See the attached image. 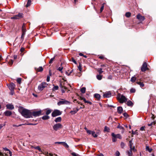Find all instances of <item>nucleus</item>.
I'll list each match as a JSON object with an SVG mask.
<instances>
[{
	"instance_id": "a211bd4d",
	"label": "nucleus",
	"mask_w": 156,
	"mask_h": 156,
	"mask_svg": "<svg viewBox=\"0 0 156 156\" xmlns=\"http://www.w3.org/2000/svg\"><path fill=\"white\" fill-rule=\"evenodd\" d=\"M26 24L25 23H23L22 27V32L26 33Z\"/></svg>"
},
{
	"instance_id": "4be33fe9",
	"label": "nucleus",
	"mask_w": 156,
	"mask_h": 156,
	"mask_svg": "<svg viewBox=\"0 0 156 156\" xmlns=\"http://www.w3.org/2000/svg\"><path fill=\"white\" fill-rule=\"evenodd\" d=\"M123 111V109L121 107H119L117 108V112L121 114Z\"/></svg>"
},
{
	"instance_id": "39448f33",
	"label": "nucleus",
	"mask_w": 156,
	"mask_h": 156,
	"mask_svg": "<svg viewBox=\"0 0 156 156\" xmlns=\"http://www.w3.org/2000/svg\"><path fill=\"white\" fill-rule=\"evenodd\" d=\"M63 126L60 123H58L55 124L53 126V129L56 131L58 130L63 128Z\"/></svg>"
},
{
	"instance_id": "1a4fd4ad",
	"label": "nucleus",
	"mask_w": 156,
	"mask_h": 156,
	"mask_svg": "<svg viewBox=\"0 0 156 156\" xmlns=\"http://www.w3.org/2000/svg\"><path fill=\"white\" fill-rule=\"evenodd\" d=\"M147 70H148L147 67V65L146 62H144L143 63L141 68V70L142 72H145Z\"/></svg>"
},
{
	"instance_id": "6e6d98bb",
	"label": "nucleus",
	"mask_w": 156,
	"mask_h": 156,
	"mask_svg": "<svg viewBox=\"0 0 156 156\" xmlns=\"http://www.w3.org/2000/svg\"><path fill=\"white\" fill-rule=\"evenodd\" d=\"M112 141L113 142H115L117 141L116 138L114 137H112Z\"/></svg>"
},
{
	"instance_id": "cd10ccee",
	"label": "nucleus",
	"mask_w": 156,
	"mask_h": 156,
	"mask_svg": "<svg viewBox=\"0 0 156 156\" xmlns=\"http://www.w3.org/2000/svg\"><path fill=\"white\" fill-rule=\"evenodd\" d=\"M156 123V121H153L150 123H148L147 125L149 126H152V125H155Z\"/></svg>"
},
{
	"instance_id": "aec40b11",
	"label": "nucleus",
	"mask_w": 156,
	"mask_h": 156,
	"mask_svg": "<svg viewBox=\"0 0 156 156\" xmlns=\"http://www.w3.org/2000/svg\"><path fill=\"white\" fill-rule=\"evenodd\" d=\"M4 153L5 154L4 155V154H3L1 152H0V156H9V152L7 151L4 152Z\"/></svg>"
},
{
	"instance_id": "393cba45",
	"label": "nucleus",
	"mask_w": 156,
	"mask_h": 156,
	"mask_svg": "<svg viewBox=\"0 0 156 156\" xmlns=\"http://www.w3.org/2000/svg\"><path fill=\"white\" fill-rule=\"evenodd\" d=\"M117 128L122 129L121 132L122 133L124 132L125 129L123 126H120L119 124V125L117 126Z\"/></svg>"
},
{
	"instance_id": "a18cd8bd",
	"label": "nucleus",
	"mask_w": 156,
	"mask_h": 156,
	"mask_svg": "<svg viewBox=\"0 0 156 156\" xmlns=\"http://www.w3.org/2000/svg\"><path fill=\"white\" fill-rule=\"evenodd\" d=\"M109 130H110L109 129L108 127H107L106 126H105V127L104 128V131H105L108 132Z\"/></svg>"
},
{
	"instance_id": "7ed1b4c3",
	"label": "nucleus",
	"mask_w": 156,
	"mask_h": 156,
	"mask_svg": "<svg viewBox=\"0 0 156 156\" xmlns=\"http://www.w3.org/2000/svg\"><path fill=\"white\" fill-rule=\"evenodd\" d=\"M48 84L45 82H43L40 84L38 87V90L40 91L43 90L46 87Z\"/></svg>"
},
{
	"instance_id": "72a5a7b5",
	"label": "nucleus",
	"mask_w": 156,
	"mask_h": 156,
	"mask_svg": "<svg viewBox=\"0 0 156 156\" xmlns=\"http://www.w3.org/2000/svg\"><path fill=\"white\" fill-rule=\"evenodd\" d=\"M98 134L97 133L96 134L95 133V132L94 131H92V133H91V134L92 135V136H93L94 137H97L98 136L97 134Z\"/></svg>"
},
{
	"instance_id": "f3484780",
	"label": "nucleus",
	"mask_w": 156,
	"mask_h": 156,
	"mask_svg": "<svg viewBox=\"0 0 156 156\" xmlns=\"http://www.w3.org/2000/svg\"><path fill=\"white\" fill-rule=\"evenodd\" d=\"M4 114L5 115L8 116H10L12 115V113L10 111H6L4 112Z\"/></svg>"
},
{
	"instance_id": "4c0bfd02",
	"label": "nucleus",
	"mask_w": 156,
	"mask_h": 156,
	"mask_svg": "<svg viewBox=\"0 0 156 156\" xmlns=\"http://www.w3.org/2000/svg\"><path fill=\"white\" fill-rule=\"evenodd\" d=\"M53 85L54 87L52 89L54 91L58 89V86H54V85Z\"/></svg>"
},
{
	"instance_id": "ea45409f",
	"label": "nucleus",
	"mask_w": 156,
	"mask_h": 156,
	"mask_svg": "<svg viewBox=\"0 0 156 156\" xmlns=\"http://www.w3.org/2000/svg\"><path fill=\"white\" fill-rule=\"evenodd\" d=\"M25 34V32H22V35L21 37V39L23 40L24 39V37Z\"/></svg>"
},
{
	"instance_id": "5fc2aeb1",
	"label": "nucleus",
	"mask_w": 156,
	"mask_h": 156,
	"mask_svg": "<svg viewBox=\"0 0 156 156\" xmlns=\"http://www.w3.org/2000/svg\"><path fill=\"white\" fill-rule=\"evenodd\" d=\"M71 59V61L73 62L75 64H76V62L73 57H72Z\"/></svg>"
},
{
	"instance_id": "f704fd0d",
	"label": "nucleus",
	"mask_w": 156,
	"mask_h": 156,
	"mask_svg": "<svg viewBox=\"0 0 156 156\" xmlns=\"http://www.w3.org/2000/svg\"><path fill=\"white\" fill-rule=\"evenodd\" d=\"M102 70V68H99L98 69L97 71L99 73V74H101L103 72V71Z\"/></svg>"
},
{
	"instance_id": "ddd939ff",
	"label": "nucleus",
	"mask_w": 156,
	"mask_h": 156,
	"mask_svg": "<svg viewBox=\"0 0 156 156\" xmlns=\"http://www.w3.org/2000/svg\"><path fill=\"white\" fill-rule=\"evenodd\" d=\"M111 93L110 91L106 92L103 94V97L105 98H108L111 97Z\"/></svg>"
},
{
	"instance_id": "4d7b16f0",
	"label": "nucleus",
	"mask_w": 156,
	"mask_h": 156,
	"mask_svg": "<svg viewBox=\"0 0 156 156\" xmlns=\"http://www.w3.org/2000/svg\"><path fill=\"white\" fill-rule=\"evenodd\" d=\"M120 145L121 148H124L125 144L124 143L122 142L121 143Z\"/></svg>"
},
{
	"instance_id": "774afa93",
	"label": "nucleus",
	"mask_w": 156,
	"mask_h": 156,
	"mask_svg": "<svg viewBox=\"0 0 156 156\" xmlns=\"http://www.w3.org/2000/svg\"><path fill=\"white\" fill-rule=\"evenodd\" d=\"M24 50H25V48H24L22 47L21 48L20 50V51L22 53L24 51Z\"/></svg>"
},
{
	"instance_id": "58836bf2",
	"label": "nucleus",
	"mask_w": 156,
	"mask_h": 156,
	"mask_svg": "<svg viewBox=\"0 0 156 156\" xmlns=\"http://www.w3.org/2000/svg\"><path fill=\"white\" fill-rule=\"evenodd\" d=\"M146 150L148 151L149 152H151L152 150L151 148H150L149 146H147L146 147Z\"/></svg>"
},
{
	"instance_id": "473e14b6",
	"label": "nucleus",
	"mask_w": 156,
	"mask_h": 156,
	"mask_svg": "<svg viewBox=\"0 0 156 156\" xmlns=\"http://www.w3.org/2000/svg\"><path fill=\"white\" fill-rule=\"evenodd\" d=\"M102 75L100 74L97 75L96 76L97 78L99 80H101L102 79Z\"/></svg>"
},
{
	"instance_id": "423d86ee",
	"label": "nucleus",
	"mask_w": 156,
	"mask_h": 156,
	"mask_svg": "<svg viewBox=\"0 0 156 156\" xmlns=\"http://www.w3.org/2000/svg\"><path fill=\"white\" fill-rule=\"evenodd\" d=\"M62 114V112L59 110L55 109L52 113L51 115L53 117Z\"/></svg>"
},
{
	"instance_id": "e433bc0d",
	"label": "nucleus",
	"mask_w": 156,
	"mask_h": 156,
	"mask_svg": "<svg viewBox=\"0 0 156 156\" xmlns=\"http://www.w3.org/2000/svg\"><path fill=\"white\" fill-rule=\"evenodd\" d=\"M31 0H28L27 4L26 5V6L27 7L30 6L31 4Z\"/></svg>"
},
{
	"instance_id": "0eeeda50",
	"label": "nucleus",
	"mask_w": 156,
	"mask_h": 156,
	"mask_svg": "<svg viewBox=\"0 0 156 156\" xmlns=\"http://www.w3.org/2000/svg\"><path fill=\"white\" fill-rule=\"evenodd\" d=\"M70 104L69 101H68L64 99H62L61 101L58 102L57 105L58 106L61 105H67Z\"/></svg>"
},
{
	"instance_id": "bf43d9fd",
	"label": "nucleus",
	"mask_w": 156,
	"mask_h": 156,
	"mask_svg": "<svg viewBox=\"0 0 156 156\" xmlns=\"http://www.w3.org/2000/svg\"><path fill=\"white\" fill-rule=\"evenodd\" d=\"M21 78H19L17 80V82L18 83H20L21 82Z\"/></svg>"
},
{
	"instance_id": "79ce46f5",
	"label": "nucleus",
	"mask_w": 156,
	"mask_h": 156,
	"mask_svg": "<svg viewBox=\"0 0 156 156\" xmlns=\"http://www.w3.org/2000/svg\"><path fill=\"white\" fill-rule=\"evenodd\" d=\"M136 80V78L135 76H133L131 78V81L133 82H134Z\"/></svg>"
},
{
	"instance_id": "f03ea898",
	"label": "nucleus",
	"mask_w": 156,
	"mask_h": 156,
	"mask_svg": "<svg viewBox=\"0 0 156 156\" xmlns=\"http://www.w3.org/2000/svg\"><path fill=\"white\" fill-rule=\"evenodd\" d=\"M132 144H133L132 143V141L129 140V146L130 147V150L126 151V153L128 156H132L133 155V151L134 152L136 151V150L135 149V147L134 146L133 147Z\"/></svg>"
},
{
	"instance_id": "f257e3e1",
	"label": "nucleus",
	"mask_w": 156,
	"mask_h": 156,
	"mask_svg": "<svg viewBox=\"0 0 156 156\" xmlns=\"http://www.w3.org/2000/svg\"><path fill=\"white\" fill-rule=\"evenodd\" d=\"M19 111L22 115L26 118L32 117L31 112L29 110L23 108L19 109Z\"/></svg>"
},
{
	"instance_id": "a19ab883",
	"label": "nucleus",
	"mask_w": 156,
	"mask_h": 156,
	"mask_svg": "<svg viewBox=\"0 0 156 156\" xmlns=\"http://www.w3.org/2000/svg\"><path fill=\"white\" fill-rule=\"evenodd\" d=\"M131 13L130 12H127L125 14V16L127 17H129L130 16Z\"/></svg>"
},
{
	"instance_id": "de8ad7c7",
	"label": "nucleus",
	"mask_w": 156,
	"mask_h": 156,
	"mask_svg": "<svg viewBox=\"0 0 156 156\" xmlns=\"http://www.w3.org/2000/svg\"><path fill=\"white\" fill-rule=\"evenodd\" d=\"M60 87L61 88V89L64 88L65 89H67V88L66 87L64 86H63L62 83H60Z\"/></svg>"
},
{
	"instance_id": "e2e57ef3",
	"label": "nucleus",
	"mask_w": 156,
	"mask_h": 156,
	"mask_svg": "<svg viewBox=\"0 0 156 156\" xmlns=\"http://www.w3.org/2000/svg\"><path fill=\"white\" fill-rule=\"evenodd\" d=\"M104 8V6L102 5L100 8V12H101L103 10Z\"/></svg>"
},
{
	"instance_id": "603ef678",
	"label": "nucleus",
	"mask_w": 156,
	"mask_h": 156,
	"mask_svg": "<svg viewBox=\"0 0 156 156\" xmlns=\"http://www.w3.org/2000/svg\"><path fill=\"white\" fill-rule=\"evenodd\" d=\"M34 148H35V149H37L38 150L40 151H41V150L40 148V147L39 146L36 147H34Z\"/></svg>"
},
{
	"instance_id": "680f3d73",
	"label": "nucleus",
	"mask_w": 156,
	"mask_h": 156,
	"mask_svg": "<svg viewBox=\"0 0 156 156\" xmlns=\"http://www.w3.org/2000/svg\"><path fill=\"white\" fill-rule=\"evenodd\" d=\"M120 154V153L118 151H117L115 154V156H119V155Z\"/></svg>"
},
{
	"instance_id": "c03bdc74",
	"label": "nucleus",
	"mask_w": 156,
	"mask_h": 156,
	"mask_svg": "<svg viewBox=\"0 0 156 156\" xmlns=\"http://www.w3.org/2000/svg\"><path fill=\"white\" fill-rule=\"evenodd\" d=\"M63 145L66 148H68L69 147L68 145L65 142H63Z\"/></svg>"
},
{
	"instance_id": "69168bd1",
	"label": "nucleus",
	"mask_w": 156,
	"mask_h": 156,
	"mask_svg": "<svg viewBox=\"0 0 156 156\" xmlns=\"http://www.w3.org/2000/svg\"><path fill=\"white\" fill-rule=\"evenodd\" d=\"M92 131H91V130H87V132L88 134H91Z\"/></svg>"
},
{
	"instance_id": "bb28decb",
	"label": "nucleus",
	"mask_w": 156,
	"mask_h": 156,
	"mask_svg": "<svg viewBox=\"0 0 156 156\" xmlns=\"http://www.w3.org/2000/svg\"><path fill=\"white\" fill-rule=\"evenodd\" d=\"M4 150L5 151H7L9 152V156H12V152L9 149H8L6 148H4Z\"/></svg>"
},
{
	"instance_id": "5701e85b",
	"label": "nucleus",
	"mask_w": 156,
	"mask_h": 156,
	"mask_svg": "<svg viewBox=\"0 0 156 156\" xmlns=\"http://www.w3.org/2000/svg\"><path fill=\"white\" fill-rule=\"evenodd\" d=\"M94 96L98 100H100L101 98L100 95L99 94H94Z\"/></svg>"
},
{
	"instance_id": "6ab92c4d",
	"label": "nucleus",
	"mask_w": 156,
	"mask_h": 156,
	"mask_svg": "<svg viewBox=\"0 0 156 156\" xmlns=\"http://www.w3.org/2000/svg\"><path fill=\"white\" fill-rule=\"evenodd\" d=\"M127 105L129 107H132L133 105V103L130 100H129L127 103Z\"/></svg>"
},
{
	"instance_id": "c85d7f7f",
	"label": "nucleus",
	"mask_w": 156,
	"mask_h": 156,
	"mask_svg": "<svg viewBox=\"0 0 156 156\" xmlns=\"http://www.w3.org/2000/svg\"><path fill=\"white\" fill-rule=\"evenodd\" d=\"M136 83L137 84L140 85V87H144V83H143L141 82H137Z\"/></svg>"
},
{
	"instance_id": "4468645a",
	"label": "nucleus",
	"mask_w": 156,
	"mask_h": 156,
	"mask_svg": "<svg viewBox=\"0 0 156 156\" xmlns=\"http://www.w3.org/2000/svg\"><path fill=\"white\" fill-rule=\"evenodd\" d=\"M8 87L10 90H13L15 87V85L13 83H10Z\"/></svg>"
},
{
	"instance_id": "2eb2a0df",
	"label": "nucleus",
	"mask_w": 156,
	"mask_h": 156,
	"mask_svg": "<svg viewBox=\"0 0 156 156\" xmlns=\"http://www.w3.org/2000/svg\"><path fill=\"white\" fill-rule=\"evenodd\" d=\"M35 69L37 72H41L43 70V68L42 66H40L38 68L35 67Z\"/></svg>"
},
{
	"instance_id": "0e129e2a",
	"label": "nucleus",
	"mask_w": 156,
	"mask_h": 156,
	"mask_svg": "<svg viewBox=\"0 0 156 156\" xmlns=\"http://www.w3.org/2000/svg\"><path fill=\"white\" fill-rule=\"evenodd\" d=\"M50 76L48 75L47 77V82H49L50 81Z\"/></svg>"
},
{
	"instance_id": "f8f14e48",
	"label": "nucleus",
	"mask_w": 156,
	"mask_h": 156,
	"mask_svg": "<svg viewBox=\"0 0 156 156\" xmlns=\"http://www.w3.org/2000/svg\"><path fill=\"white\" fill-rule=\"evenodd\" d=\"M111 135L112 137H115V136L116 138H119V139H122L121 135L120 134H115L113 133H112Z\"/></svg>"
},
{
	"instance_id": "3c124183",
	"label": "nucleus",
	"mask_w": 156,
	"mask_h": 156,
	"mask_svg": "<svg viewBox=\"0 0 156 156\" xmlns=\"http://www.w3.org/2000/svg\"><path fill=\"white\" fill-rule=\"evenodd\" d=\"M151 118L153 119V120H154V119L155 118V116H154V115H153V114H152V113H151Z\"/></svg>"
},
{
	"instance_id": "c756f323",
	"label": "nucleus",
	"mask_w": 156,
	"mask_h": 156,
	"mask_svg": "<svg viewBox=\"0 0 156 156\" xmlns=\"http://www.w3.org/2000/svg\"><path fill=\"white\" fill-rule=\"evenodd\" d=\"M50 118L47 115H45L43 116L42 117V119L43 120H47L49 119Z\"/></svg>"
},
{
	"instance_id": "b1692460",
	"label": "nucleus",
	"mask_w": 156,
	"mask_h": 156,
	"mask_svg": "<svg viewBox=\"0 0 156 156\" xmlns=\"http://www.w3.org/2000/svg\"><path fill=\"white\" fill-rule=\"evenodd\" d=\"M62 121V118L60 117H59L56 118L55 121L56 122H60Z\"/></svg>"
},
{
	"instance_id": "2f4dec72",
	"label": "nucleus",
	"mask_w": 156,
	"mask_h": 156,
	"mask_svg": "<svg viewBox=\"0 0 156 156\" xmlns=\"http://www.w3.org/2000/svg\"><path fill=\"white\" fill-rule=\"evenodd\" d=\"M46 114L47 115L50 114L51 112L52 111L50 109H48L47 110L46 109Z\"/></svg>"
},
{
	"instance_id": "13d9d810",
	"label": "nucleus",
	"mask_w": 156,
	"mask_h": 156,
	"mask_svg": "<svg viewBox=\"0 0 156 156\" xmlns=\"http://www.w3.org/2000/svg\"><path fill=\"white\" fill-rule=\"evenodd\" d=\"M71 154L73 156H79V155L77 154H76V153L75 152H73L71 153Z\"/></svg>"
},
{
	"instance_id": "9d476101",
	"label": "nucleus",
	"mask_w": 156,
	"mask_h": 156,
	"mask_svg": "<svg viewBox=\"0 0 156 156\" xmlns=\"http://www.w3.org/2000/svg\"><path fill=\"white\" fill-rule=\"evenodd\" d=\"M136 18L140 22L142 23L145 19L144 16H142L139 13L137 14L136 16Z\"/></svg>"
},
{
	"instance_id": "09e8293b",
	"label": "nucleus",
	"mask_w": 156,
	"mask_h": 156,
	"mask_svg": "<svg viewBox=\"0 0 156 156\" xmlns=\"http://www.w3.org/2000/svg\"><path fill=\"white\" fill-rule=\"evenodd\" d=\"M136 91L135 89L133 88H131L130 90V92L131 93H134Z\"/></svg>"
},
{
	"instance_id": "052dcab7",
	"label": "nucleus",
	"mask_w": 156,
	"mask_h": 156,
	"mask_svg": "<svg viewBox=\"0 0 156 156\" xmlns=\"http://www.w3.org/2000/svg\"><path fill=\"white\" fill-rule=\"evenodd\" d=\"M155 83V81L154 80H150L149 81V83Z\"/></svg>"
},
{
	"instance_id": "8fccbe9b",
	"label": "nucleus",
	"mask_w": 156,
	"mask_h": 156,
	"mask_svg": "<svg viewBox=\"0 0 156 156\" xmlns=\"http://www.w3.org/2000/svg\"><path fill=\"white\" fill-rule=\"evenodd\" d=\"M26 124H20V125H15V124H14L13 125V127H19V126H21L22 125H25Z\"/></svg>"
},
{
	"instance_id": "864d4df0",
	"label": "nucleus",
	"mask_w": 156,
	"mask_h": 156,
	"mask_svg": "<svg viewBox=\"0 0 156 156\" xmlns=\"http://www.w3.org/2000/svg\"><path fill=\"white\" fill-rule=\"evenodd\" d=\"M84 102L85 103H87L90 104V105H91L92 104V103L86 100V99H84Z\"/></svg>"
},
{
	"instance_id": "dca6fc26",
	"label": "nucleus",
	"mask_w": 156,
	"mask_h": 156,
	"mask_svg": "<svg viewBox=\"0 0 156 156\" xmlns=\"http://www.w3.org/2000/svg\"><path fill=\"white\" fill-rule=\"evenodd\" d=\"M6 107L7 109L12 110L14 108V107L13 105L11 104H8L6 105Z\"/></svg>"
},
{
	"instance_id": "37998d69",
	"label": "nucleus",
	"mask_w": 156,
	"mask_h": 156,
	"mask_svg": "<svg viewBox=\"0 0 156 156\" xmlns=\"http://www.w3.org/2000/svg\"><path fill=\"white\" fill-rule=\"evenodd\" d=\"M82 65L80 63L79 65L78 66V68L79 70L81 72L82 71Z\"/></svg>"
},
{
	"instance_id": "a878e982",
	"label": "nucleus",
	"mask_w": 156,
	"mask_h": 156,
	"mask_svg": "<svg viewBox=\"0 0 156 156\" xmlns=\"http://www.w3.org/2000/svg\"><path fill=\"white\" fill-rule=\"evenodd\" d=\"M101 66L102 68V69H107V68H108V66L106 64H103Z\"/></svg>"
},
{
	"instance_id": "c9c22d12",
	"label": "nucleus",
	"mask_w": 156,
	"mask_h": 156,
	"mask_svg": "<svg viewBox=\"0 0 156 156\" xmlns=\"http://www.w3.org/2000/svg\"><path fill=\"white\" fill-rule=\"evenodd\" d=\"M62 64H61L60 66L58 68L57 70L62 73V70L63 69V67L62 66Z\"/></svg>"
},
{
	"instance_id": "49530a36",
	"label": "nucleus",
	"mask_w": 156,
	"mask_h": 156,
	"mask_svg": "<svg viewBox=\"0 0 156 156\" xmlns=\"http://www.w3.org/2000/svg\"><path fill=\"white\" fill-rule=\"evenodd\" d=\"M55 58V57H54L53 58H51L49 61V63L51 64L53 62V61L54 60Z\"/></svg>"
},
{
	"instance_id": "412c9836",
	"label": "nucleus",
	"mask_w": 156,
	"mask_h": 156,
	"mask_svg": "<svg viewBox=\"0 0 156 156\" xmlns=\"http://www.w3.org/2000/svg\"><path fill=\"white\" fill-rule=\"evenodd\" d=\"M79 110V109L77 108H74L73 110L70 112V113H72V114H75Z\"/></svg>"
},
{
	"instance_id": "20e7f679",
	"label": "nucleus",
	"mask_w": 156,
	"mask_h": 156,
	"mask_svg": "<svg viewBox=\"0 0 156 156\" xmlns=\"http://www.w3.org/2000/svg\"><path fill=\"white\" fill-rule=\"evenodd\" d=\"M118 100L119 103H123L126 102L127 100V99L124 95H121L120 94V96L118 97Z\"/></svg>"
},
{
	"instance_id": "9b49d317",
	"label": "nucleus",
	"mask_w": 156,
	"mask_h": 156,
	"mask_svg": "<svg viewBox=\"0 0 156 156\" xmlns=\"http://www.w3.org/2000/svg\"><path fill=\"white\" fill-rule=\"evenodd\" d=\"M42 112V111L40 110L37 111H34L33 112H31L32 117L33 116L34 117L39 116L41 114Z\"/></svg>"
},
{
	"instance_id": "338daca9",
	"label": "nucleus",
	"mask_w": 156,
	"mask_h": 156,
	"mask_svg": "<svg viewBox=\"0 0 156 156\" xmlns=\"http://www.w3.org/2000/svg\"><path fill=\"white\" fill-rule=\"evenodd\" d=\"M13 60H11L9 62V64L11 65L13 63Z\"/></svg>"
},
{
	"instance_id": "7c9ffc66",
	"label": "nucleus",
	"mask_w": 156,
	"mask_h": 156,
	"mask_svg": "<svg viewBox=\"0 0 156 156\" xmlns=\"http://www.w3.org/2000/svg\"><path fill=\"white\" fill-rule=\"evenodd\" d=\"M86 88L85 87H83L80 89V91L83 94H84L86 92Z\"/></svg>"
},
{
	"instance_id": "6e6552de",
	"label": "nucleus",
	"mask_w": 156,
	"mask_h": 156,
	"mask_svg": "<svg viewBox=\"0 0 156 156\" xmlns=\"http://www.w3.org/2000/svg\"><path fill=\"white\" fill-rule=\"evenodd\" d=\"M23 17V14L22 13H19L18 14L15 15L11 17L12 19H19Z\"/></svg>"
}]
</instances>
